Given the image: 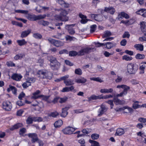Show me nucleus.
I'll use <instances>...</instances> for the list:
<instances>
[{
	"label": "nucleus",
	"instance_id": "1",
	"mask_svg": "<svg viewBox=\"0 0 146 146\" xmlns=\"http://www.w3.org/2000/svg\"><path fill=\"white\" fill-rule=\"evenodd\" d=\"M55 11L59 12L60 14V15H56L54 16L55 20L62 21H67L68 20L69 17L67 16L68 13V10L60 8L56 9Z\"/></svg>",
	"mask_w": 146,
	"mask_h": 146
},
{
	"label": "nucleus",
	"instance_id": "2",
	"mask_svg": "<svg viewBox=\"0 0 146 146\" xmlns=\"http://www.w3.org/2000/svg\"><path fill=\"white\" fill-rule=\"evenodd\" d=\"M38 76L41 78H47L51 79L52 76V74L50 72H48L45 70H39L37 73Z\"/></svg>",
	"mask_w": 146,
	"mask_h": 146
},
{
	"label": "nucleus",
	"instance_id": "3",
	"mask_svg": "<svg viewBox=\"0 0 146 146\" xmlns=\"http://www.w3.org/2000/svg\"><path fill=\"white\" fill-rule=\"evenodd\" d=\"M116 88L118 89L122 88L123 89L122 92L116 95L117 97H122L126 95L127 93V91L130 89V87L125 85H118Z\"/></svg>",
	"mask_w": 146,
	"mask_h": 146
},
{
	"label": "nucleus",
	"instance_id": "4",
	"mask_svg": "<svg viewBox=\"0 0 146 146\" xmlns=\"http://www.w3.org/2000/svg\"><path fill=\"white\" fill-rule=\"evenodd\" d=\"M50 61V67L52 70H57L60 68V64L57 61L56 58L52 57Z\"/></svg>",
	"mask_w": 146,
	"mask_h": 146
},
{
	"label": "nucleus",
	"instance_id": "5",
	"mask_svg": "<svg viewBox=\"0 0 146 146\" xmlns=\"http://www.w3.org/2000/svg\"><path fill=\"white\" fill-rule=\"evenodd\" d=\"M138 66L135 64L130 63L127 65V70L128 73L130 74H135L138 69Z\"/></svg>",
	"mask_w": 146,
	"mask_h": 146
},
{
	"label": "nucleus",
	"instance_id": "6",
	"mask_svg": "<svg viewBox=\"0 0 146 146\" xmlns=\"http://www.w3.org/2000/svg\"><path fill=\"white\" fill-rule=\"evenodd\" d=\"M31 69L30 68H28L26 70V73L24 77L26 80L27 81L31 84L32 83H34L36 81V78L33 77H29L28 76L29 75L31 71Z\"/></svg>",
	"mask_w": 146,
	"mask_h": 146
},
{
	"label": "nucleus",
	"instance_id": "7",
	"mask_svg": "<svg viewBox=\"0 0 146 146\" xmlns=\"http://www.w3.org/2000/svg\"><path fill=\"white\" fill-rule=\"evenodd\" d=\"M2 107L5 110L10 111L12 108V104L9 101H5L3 103Z\"/></svg>",
	"mask_w": 146,
	"mask_h": 146
},
{
	"label": "nucleus",
	"instance_id": "8",
	"mask_svg": "<svg viewBox=\"0 0 146 146\" xmlns=\"http://www.w3.org/2000/svg\"><path fill=\"white\" fill-rule=\"evenodd\" d=\"M77 129L70 127H68L62 130L63 133L65 134H71Z\"/></svg>",
	"mask_w": 146,
	"mask_h": 146
},
{
	"label": "nucleus",
	"instance_id": "9",
	"mask_svg": "<svg viewBox=\"0 0 146 146\" xmlns=\"http://www.w3.org/2000/svg\"><path fill=\"white\" fill-rule=\"evenodd\" d=\"M48 41L56 47H59L63 46L64 43L60 41L56 40L52 38L48 39Z\"/></svg>",
	"mask_w": 146,
	"mask_h": 146
},
{
	"label": "nucleus",
	"instance_id": "10",
	"mask_svg": "<svg viewBox=\"0 0 146 146\" xmlns=\"http://www.w3.org/2000/svg\"><path fill=\"white\" fill-rule=\"evenodd\" d=\"M70 108V107L66 106L62 109L60 116L63 117H65L68 114V110Z\"/></svg>",
	"mask_w": 146,
	"mask_h": 146
},
{
	"label": "nucleus",
	"instance_id": "11",
	"mask_svg": "<svg viewBox=\"0 0 146 146\" xmlns=\"http://www.w3.org/2000/svg\"><path fill=\"white\" fill-rule=\"evenodd\" d=\"M107 110V108L106 106L104 105H102L99 110L98 115L99 116L102 115Z\"/></svg>",
	"mask_w": 146,
	"mask_h": 146
},
{
	"label": "nucleus",
	"instance_id": "12",
	"mask_svg": "<svg viewBox=\"0 0 146 146\" xmlns=\"http://www.w3.org/2000/svg\"><path fill=\"white\" fill-rule=\"evenodd\" d=\"M28 135L29 137L32 138V142L33 143H35L38 140L37 135L35 133H30Z\"/></svg>",
	"mask_w": 146,
	"mask_h": 146
},
{
	"label": "nucleus",
	"instance_id": "13",
	"mask_svg": "<svg viewBox=\"0 0 146 146\" xmlns=\"http://www.w3.org/2000/svg\"><path fill=\"white\" fill-rule=\"evenodd\" d=\"M123 18L127 19L129 18V16L127 13L123 12L118 13V18L119 19H122Z\"/></svg>",
	"mask_w": 146,
	"mask_h": 146
},
{
	"label": "nucleus",
	"instance_id": "14",
	"mask_svg": "<svg viewBox=\"0 0 146 146\" xmlns=\"http://www.w3.org/2000/svg\"><path fill=\"white\" fill-rule=\"evenodd\" d=\"M56 3L65 8H68L69 6V4L63 0H56Z\"/></svg>",
	"mask_w": 146,
	"mask_h": 146
},
{
	"label": "nucleus",
	"instance_id": "15",
	"mask_svg": "<svg viewBox=\"0 0 146 146\" xmlns=\"http://www.w3.org/2000/svg\"><path fill=\"white\" fill-rule=\"evenodd\" d=\"M104 11L107 13H109L111 14H113L115 12V10L113 7H106L104 9Z\"/></svg>",
	"mask_w": 146,
	"mask_h": 146
},
{
	"label": "nucleus",
	"instance_id": "16",
	"mask_svg": "<svg viewBox=\"0 0 146 146\" xmlns=\"http://www.w3.org/2000/svg\"><path fill=\"white\" fill-rule=\"evenodd\" d=\"M91 49L90 48H87L81 49L78 53V55H82L85 53H88Z\"/></svg>",
	"mask_w": 146,
	"mask_h": 146
},
{
	"label": "nucleus",
	"instance_id": "17",
	"mask_svg": "<svg viewBox=\"0 0 146 146\" xmlns=\"http://www.w3.org/2000/svg\"><path fill=\"white\" fill-rule=\"evenodd\" d=\"M22 78V76L20 74H15L12 76V78L13 79L17 81H20Z\"/></svg>",
	"mask_w": 146,
	"mask_h": 146
},
{
	"label": "nucleus",
	"instance_id": "18",
	"mask_svg": "<svg viewBox=\"0 0 146 146\" xmlns=\"http://www.w3.org/2000/svg\"><path fill=\"white\" fill-rule=\"evenodd\" d=\"M113 91V88H110L109 89L102 88L101 89L100 91V92L102 93H111Z\"/></svg>",
	"mask_w": 146,
	"mask_h": 146
},
{
	"label": "nucleus",
	"instance_id": "19",
	"mask_svg": "<svg viewBox=\"0 0 146 146\" xmlns=\"http://www.w3.org/2000/svg\"><path fill=\"white\" fill-rule=\"evenodd\" d=\"M113 101L115 104L116 105H119L124 104L125 102L123 100H121L115 97H114Z\"/></svg>",
	"mask_w": 146,
	"mask_h": 146
},
{
	"label": "nucleus",
	"instance_id": "20",
	"mask_svg": "<svg viewBox=\"0 0 146 146\" xmlns=\"http://www.w3.org/2000/svg\"><path fill=\"white\" fill-rule=\"evenodd\" d=\"M91 17L96 21H100L103 20L102 17L101 15L92 14L91 15Z\"/></svg>",
	"mask_w": 146,
	"mask_h": 146
},
{
	"label": "nucleus",
	"instance_id": "21",
	"mask_svg": "<svg viewBox=\"0 0 146 146\" xmlns=\"http://www.w3.org/2000/svg\"><path fill=\"white\" fill-rule=\"evenodd\" d=\"M74 25H67L65 27L66 29L68 30L69 33L71 35L74 34L75 33V31L73 29H71Z\"/></svg>",
	"mask_w": 146,
	"mask_h": 146
},
{
	"label": "nucleus",
	"instance_id": "22",
	"mask_svg": "<svg viewBox=\"0 0 146 146\" xmlns=\"http://www.w3.org/2000/svg\"><path fill=\"white\" fill-rule=\"evenodd\" d=\"M105 47L107 49H110L115 46L116 44L115 43L112 42H107L104 44Z\"/></svg>",
	"mask_w": 146,
	"mask_h": 146
},
{
	"label": "nucleus",
	"instance_id": "23",
	"mask_svg": "<svg viewBox=\"0 0 146 146\" xmlns=\"http://www.w3.org/2000/svg\"><path fill=\"white\" fill-rule=\"evenodd\" d=\"M40 93V91L39 90H37L36 92L33 94V96L31 97L32 98L36 99L39 98L40 97V96L39 95Z\"/></svg>",
	"mask_w": 146,
	"mask_h": 146
},
{
	"label": "nucleus",
	"instance_id": "24",
	"mask_svg": "<svg viewBox=\"0 0 146 146\" xmlns=\"http://www.w3.org/2000/svg\"><path fill=\"white\" fill-rule=\"evenodd\" d=\"M9 88H8L7 90L9 92L11 91H12L13 93L14 94H16L17 93V90L16 88L11 85H9Z\"/></svg>",
	"mask_w": 146,
	"mask_h": 146
},
{
	"label": "nucleus",
	"instance_id": "25",
	"mask_svg": "<svg viewBox=\"0 0 146 146\" xmlns=\"http://www.w3.org/2000/svg\"><path fill=\"white\" fill-rule=\"evenodd\" d=\"M79 17L82 19L81 21V22L82 23L85 24L88 21L87 19H86V17L82 15L81 13H80L79 14Z\"/></svg>",
	"mask_w": 146,
	"mask_h": 146
},
{
	"label": "nucleus",
	"instance_id": "26",
	"mask_svg": "<svg viewBox=\"0 0 146 146\" xmlns=\"http://www.w3.org/2000/svg\"><path fill=\"white\" fill-rule=\"evenodd\" d=\"M64 82L65 85L67 86L72 85L74 84L73 80L71 79H68L64 81Z\"/></svg>",
	"mask_w": 146,
	"mask_h": 146
},
{
	"label": "nucleus",
	"instance_id": "27",
	"mask_svg": "<svg viewBox=\"0 0 146 146\" xmlns=\"http://www.w3.org/2000/svg\"><path fill=\"white\" fill-rule=\"evenodd\" d=\"M134 47L137 50L140 51L143 50V46L141 44H135L134 45Z\"/></svg>",
	"mask_w": 146,
	"mask_h": 146
},
{
	"label": "nucleus",
	"instance_id": "28",
	"mask_svg": "<svg viewBox=\"0 0 146 146\" xmlns=\"http://www.w3.org/2000/svg\"><path fill=\"white\" fill-rule=\"evenodd\" d=\"M23 126V124L21 123H18L14 125L10 128L11 130L13 131L14 129H17L20 127Z\"/></svg>",
	"mask_w": 146,
	"mask_h": 146
},
{
	"label": "nucleus",
	"instance_id": "29",
	"mask_svg": "<svg viewBox=\"0 0 146 146\" xmlns=\"http://www.w3.org/2000/svg\"><path fill=\"white\" fill-rule=\"evenodd\" d=\"M87 81L86 79L84 77H81L77 79H76L75 82L77 83L84 84Z\"/></svg>",
	"mask_w": 146,
	"mask_h": 146
},
{
	"label": "nucleus",
	"instance_id": "30",
	"mask_svg": "<svg viewBox=\"0 0 146 146\" xmlns=\"http://www.w3.org/2000/svg\"><path fill=\"white\" fill-rule=\"evenodd\" d=\"M63 124V121L61 120H58L54 123V126L56 128L60 127Z\"/></svg>",
	"mask_w": 146,
	"mask_h": 146
},
{
	"label": "nucleus",
	"instance_id": "31",
	"mask_svg": "<svg viewBox=\"0 0 146 146\" xmlns=\"http://www.w3.org/2000/svg\"><path fill=\"white\" fill-rule=\"evenodd\" d=\"M27 18L31 21H35L37 20L36 16L34 15L28 14Z\"/></svg>",
	"mask_w": 146,
	"mask_h": 146
},
{
	"label": "nucleus",
	"instance_id": "32",
	"mask_svg": "<svg viewBox=\"0 0 146 146\" xmlns=\"http://www.w3.org/2000/svg\"><path fill=\"white\" fill-rule=\"evenodd\" d=\"M124 133V130L121 128H119L116 130L115 134L117 135H121Z\"/></svg>",
	"mask_w": 146,
	"mask_h": 146
},
{
	"label": "nucleus",
	"instance_id": "33",
	"mask_svg": "<svg viewBox=\"0 0 146 146\" xmlns=\"http://www.w3.org/2000/svg\"><path fill=\"white\" fill-rule=\"evenodd\" d=\"M69 77V76L68 75H66L63 76L59 79H57L55 80V81H60L62 80H64V81L66 80L67 79H68Z\"/></svg>",
	"mask_w": 146,
	"mask_h": 146
},
{
	"label": "nucleus",
	"instance_id": "34",
	"mask_svg": "<svg viewBox=\"0 0 146 146\" xmlns=\"http://www.w3.org/2000/svg\"><path fill=\"white\" fill-rule=\"evenodd\" d=\"M132 20L130 19L129 20L124 21L122 20L121 22V23H124L126 25H128L133 23V21Z\"/></svg>",
	"mask_w": 146,
	"mask_h": 146
},
{
	"label": "nucleus",
	"instance_id": "35",
	"mask_svg": "<svg viewBox=\"0 0 146 146\" xmlns=\"http://www.w3.org/2000/svg\"><path fill=\"white\" fill-rule=\"evenodd\" d=\"M36 104H33L32 105L33 106H36V110H38L39 111H42V109L41 107H39V106L40 104H42V103L41 102L39 104L38 102H37L36 101Z\"/></svg>",
	"mask_w": 146,
	"mask_h": 146
},
{
	"label": "nucleus",
	"instance_id": "36",
	"mask_svg": "<svg viewBox=\"0 0 146 146\" xmlns=\"http://www.w3.org/2000/svg\"><path fill=\"white\" fill-rule=\"evenodd\" d=\"M25 57V55L23 54L19 53L16 55L14 57L15 60L21 59Z\"/></svg>",
	"mask_w": 146,
	"mask_h": 146
},
{
	"label": "nucleus",
	"instance_id": "37",
	"mask_svg": "<svg viewBox=\"0 0 146 146\" xmlns=\"http://www.w3.org/2000/svg\"><path fill=\"white\" fill-rule=\"evenodd\" d=\"M15 13H21L24 15L27 14L29 12L27 10H15Z\"/></svg>",
	"mask_w": 146,
	"mask_h": 146
},
{
	"label": "nucleus",
	"instance_id": "38",
	"mask_svg": "<svg viewBox=\"0 0 146 146\" xmlns=\"http://www.w3.org/2000/svg\"><path fill=\"white\" fill-rule=\"evenodd\" d=\"M88 99L89 101H91L92 100H96L98 99H100V95L97 96L94 95H93L89 98Z\"/></svg>",
	"mask_w": 146,
	"mask_h": 146
},
{
	"label": "nucleus",
	"instance_id": "39",
	"mask_svg": "<svg viewBox=\"0 0 146 146\" xmlns=\"http://www.w3.org/2000/svg\"><path fill=\"white\" fill-rule=\"evenodd\" d=\"M17 42L19 45L20 46L25 45L27 43V42L25 41L24 39L21 40H17Z\"/></svg>",
	"mask_w": 146,
	"mask_h": 146
},
{
	"label": "nucleus",
	"instance_id": "40",
	"mask_svg": "<svg viewBox=\"0 0 146 146\" xmlns=\"http://www.w3.org/2000/svg\"><path fill=\"white\" fill-rule=\"evenodd\" d=\"M31 32V31L29 30L27 31L23 32L21 34V37L23 38L27 36Z\"/></svg>",
	"mask_w": 146,
	"mask_h": 146
},
{
	"label": "nucleus",
	"instance_id": "41",
	"mask_svg": "<svg viewBox=\"0 0 146 146\" xmlns=\"http://www.w3.org/2000/svg\"><path fill=\"white\" fill-rule=\"evenodd\" d=\"M89 142L91 143V146H100L99 143L96 141L90 140Z\"/></svg>",
	"mask_w": 146,
	"mask_h": 146
},
{
	"label": "nucleus",
	"instance_id": "42",
	"mask_svg": "<svg viewBox=\"0 0 146 146\" xmlns=\"http://www.w3.org/2000/svg\"><path fill=\"white\" fill-rule=\"evenodd\" d=\"M125 107V109H124L123 113H127L131 112L132 111V109L128 107Z\"/></svg>",
	"mask_w": 146,
	"mask_h": 146
},
{
	"label": "nucleus",
	"instance_id": "43",
	"mask_svg": "<svg viewBox=\"0 0 146 146\" xmlns=\"http://www.w3.org/2000/svg\"><path fill=\"white\" fill-rule=\"evenodd\" d=\"M90 79L91 80L96 81L100 82H101L103 81L99 77H92L90 78Z\"/></svg>",
	"mask_w": 146,
	"mask_h": 146
},
{
	"label": "nucleus",
	"instance_id": "44",
	"mask_svg": "<svg viewBox=\"0 0 146 146\" xmlns=\"http://www.w3.org/2000/svg\"><path fill=\"white\" fill-rule=\"evenodd\" d=\"M133 58L131 56H129L127 55H125L122 56V59L127 61H129L131 60Z\"/></svg>",
	"mask_w": 146,
	"mask_h": 146
},
{
	"label": "nucleus",
	"instance_id": "45",
	"mask_svg": "<svg viewBox=\"0 0 146 146\" xmlns=\"http://www.w3.org/2000/svg\"><path fill=\"white\" fill-rule=\"evenodd\" d=\"M145 56L143 54H138L135 56V58L137 59H144Z\"/></svg>",
	"mask_w": 146,
	"mask_h": 146
},
{
	"label": "nucleus",
	"instance_id": "46",
	"mask_svg": "<svg viewBox=\"0 0 146 146\" xmlns=\"http://www.w3.org/2000/svg\"><path fill=\"white\" fill-rule=\"evenodd\" d=\"M146 23L144 21H142L140 23L141 28L142 32L145 31V28L146 27Z\"/></svg>",
	"mask_w": 146,
	"mask_h": 146
},
{
	"label": "nucleus",
	"instance_id": "47",
	"mask_svg": "<svg viewBox=\"0 0 146 146\" xmlns=\"http://www.w3.org/2000/svg\"><path fill=\"white\" fill-rule=\"evenodd\" d=\"M145 11V9H141L137 10L135 12V13L137 15H141L144 13V12Z\"/></svg>",
	"mask_w": 146,
	"mask_h": 146
},
{
	"label": "nucleus",
	"instance_id": "48",
	"mask_svg": "<svg viewBox=\"0 0 146 146\" xmlns=\"http://www.w3.org/2000/svg\"><path fill=\"white\" fill-rule=\"evenodd\" d=\"M59 115V113L57 111H55L51 112L49 115V116L54 117H55Z\"/></svg>",
	"mask_w": 146,
	"mask_h": 146
},
{
	"label": "nucleus",
	"instance_id": "49",
	"mask_svg": "<svg viewBox=\"0 0 146 146\" xmlns=\"http://www.w3.org/2000/svg\"><path fill=\"white\" fill-rule=\"evenodd\" d=\"M65 38L67 41H71L72 40H74L76 39L75 38L68 35L66 36Z\"/></svg>",
	"mask_w": 146,
	"mask_h": 146
},
{
	"label": "nucleus",
	"instance_id": "50",
	"mask_svg": "<svg viewBox=\"0 0 146 146\" xmlns=\"http://www.w3.org/2000/svg\"><path fill=\"white\" fill-rule=\"evenodd\" d=\"M48 8L46 7H40V6L36 8V11L40 13L41 12L40 9H43L45 10H47Z\"/></svg>",
	"mask_w": 146,
	"mask_h": 146
},
{
	"label": "nucleus",
	"instance_id": "51",
	"mask_svg": "<svg viewBox=\"0 0 146 146\" xmlns=\"http://www.w3.org/2000/svg\"><path fill=\"white\" fill-rule=\"evenodd\" d=\"M33 121L38 122L42 121L43 120L42 118L40 117H33Z\"/></svg>",
	"mask_w": 146,
	"mask_h": 146
},
{
	"label": "nucleus",
	"instance_id": "52",
	"mask_svg": "<svg viewBox=\"0 0 146 146\" xmlns=\"http://www.w3.org/2000/svg\"><path fill=\"white\" fill-rule=\"evenodd\" d=\"M31 85V84L27 80L22 84V86L24 88H26Z\"/></svg>",
	"mask_w": 146,
	"mask_h": 146
},
{
	"label": "nucleus",
	"instance_id": "53",
	"mask_svg": "<svg viewBox=\"0 0 146 146\" xmlns=\"http://www.w3.org/2000/svg\"><path fill=\"white\" fill-rule=\"evenodd\" d=\"M33 121V117H28L26 120L27 123V124L32 123Z\"/></svg>",
	"mask_w": 146,
	"mask_h": 146
},
{
	"label": "nucleus",
	"instance_id": "54",
	"mask_svg": "<svg viewBox=\"0 0 146 146\" xmlns=\"http://www.w3.org/2000/svg\"><path fill=\"white\" fill-rule=\"evenodd\" d=\"M82 70L80 68H78L75 69V73L76 74L81 75L82 74Z\"/></svg>",
	"mask_w": 146,
	"mask_h": 146
},
{
	"label": "nucleus",
	"instance_id": "55",
	"mask_svg": "<svg viewBox=\"0 0 146 146\" xmlns=\"http://www.w3.org/2000/svg\"><path fill=\"white\" fill-rule=\"evenodd\" d=\"M33 36L37 39H40L42 37V35L40 34L35 33L33 34Z\"/></svg>",
	"mask_w": 146,
	"mask_h": 146
},
{
	"label": "nucleus",
	"instance_id": "56",
	"mask_svg": "<svg viewBox=\"0 0 146 146\" xmlns=\"http://www.w3.org/2000/svg\"><path fill=\"white\" fill-rule=\"evenodd\" d=\"M111 35V33L110 31H106L104 35H103V37H107Z\"/></svg>",
	"mask_w": 146,
	"mask_h": 146
},
{
	"label": "nucleus",
	"instance_id": "57",
	"mask_svg": "<svg viewBox=\"0 0 146 146\" xmlns=\"http://www.w3.org/2000/svg\"><path fill=\"white\" fill-rule=\"evenodd\" d=\"M69 55L70 56H74L78 55V53L75 51H72L69 52Z\"/></svg>",
	"mask_w": 146,
	"mask_h": 146
},
{
	"label": "nucleus",
	"instance_id": "58",
	"mask_svg": "<svg viewBox=\"0 0 146 146\" xmlns=\"http://www.w3.org/2000/svg\"><path fill=\"white\" fill-rule=\"evenodd\" d=\"M67 98H58V102L61 103H62L64 102L67 100Z\"/></svg>",
	"mask_w": 146,
	"mask_h": 146
},
{
	"label": "nucleus",
	"instance_id": "59",
	"mask_svg": "<svg viewBox=\"0 0 146 146\" xmlns=\"http://www.w3.org/2000/svg\"><path fill=\"white\" fill-rule=\"evenodd\" d=\"M6 64L8 66H15V64L13 62L11 61H8L6 63Z\"/></svg>",
	"mask_w": 146,
	"mask_h": 146
},
{
	"label": "nucleus",
	"instance_id": "60",
	"mask_svg": "<svg viewBox=\"0 0 146 146\" xmlns=\"http://www.w3.org/2000/svg\"><path fill=\"white\" fill-rule=\"evenodd\" d=\"M91 137L93 139H97L98 138L99 135L97 134H93L91 135Z\"/></svg>",
	"mask_w": 146,
	"mask_h": 146
},
{
	"label": "nucleus",
	"instance_id": "61",
	"mask_svg": "<svg viewBox=\"0 0 146 146\" xmlns=\"http://www.w3.org/2000/svg\"><path fill=\"white\" fill-rule=\"evenodd\" d=\"M96 26L95 25H93L91 26L90 32L91 33L94 32L96 30Z\"/></svg>",
	"mask_w": 146,
	"mask_h": 146
},
{
	"label": "nucleus",
	"instance_id": "62",
	"mask_svg": "<svg viewBox=\"0 0 146 146\" xmlns=\"http://www.w3.org/2000/svg\"><path fill=\"white\" fill-rule=\"evenodd\" d=\"M133 108L134 109H136L137 108H141L140 106L138 105L137 102H135L133 105Z\"/></svg>",
	"mask_w": 146,
	"mask_h": 146
},
{
	"label": "nucleus",
	"instance_id": "63",
	"mask_svg": "<svg viewBox=\"0 0 146 146\" xmlns=\"http://www.w3.org/2000/svg\"><path fill=\"white\" fill-rule=\"evenodd\" d=\"M139 41L141 42L146 41V34H145L142 37H139Z\"/></svg>",
	"mask_w": 146,
	"mask_h": 146
},
{
	"label": "nucleus",
	"instance_id": "64",
	"mask_svg": "<svg viewBox=\"0 0 146 146\" xmlns=\"http://www.w3.org/2000/svg\"><path fill=\"white\" fill-rule=\"evenodd\" d=\"M114 54V52L109 53V52L106 51L104 53V54L106 57H108L110 55H113Z\"/></svg>",
	"mask_w": 146,
	"mask_h": 146
}]
</instances>
